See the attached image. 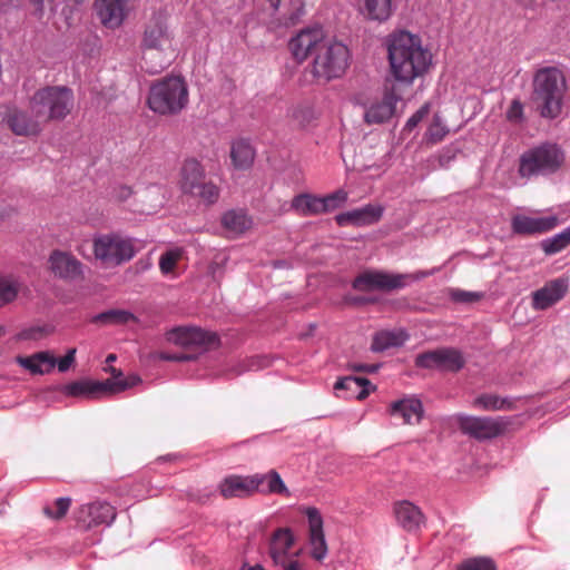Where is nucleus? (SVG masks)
Masks as SVG:
<instances>
[{"mask_svg":"<svg viewBox=\"0 0 570 570\" xmlns=\"http://www.w3.org/2000/svg\"><path fill=\"white\" fill-rule=\"evenodd\" d=\"M350 51L345 45L325 39L316 52L312 73L318 81L327 82L340 78L348 67Z\"/></svg>","mask_w":570,"mask_h":570,"instance_id":"obj_6","label":"nucleus"},{"mask_svg":"<svg viewBox=\"0 0 570 570\" xmlns=\"http://www.w3.org/2000/svg\"><path fill=\"white\" fill-rule=\"evenodd\" d=\"M176 355V362H187L191 360V356L186 353H178Z\"/></svg>","mask_w":570,"mask_h":570,"instance_id":"obj_57","label":"nucleus"},{"mask_svg":"<svg viewBox=\"0 0 570 570\" xmlns=\"http://www.w3.org/2000/svg\"><path fill=\"white\" fill-rule=\"evenodd\" d=\"M70 505V498H59L55 501L56 510H52L50 507L47 505L43 508V513L51 519L60 520L67 514Z\"/></svg>","mask_w":570,"mask_h":570,"instance_id":"obj_46","label":"nucleus"},{"mask_svg":"<svg viewBox=\"0 0 570 570\" xmlns=\"http://www.w3.org/2000/svg\"><path fill=\"white\" fill-rule=\"evenodd\" d=\"M73 91L67 86H45L30 97L29 107L38 111L46 125L63 120L73 109Z\"/></svg>","mask_w":570,"mask_h":570,"instance_id":"obj_5","label":"nucleus"},{"mask_svg":"<svg viewBox=\"0 0 570 570\" xmlns=\"http://www.w3.org/2000/svg\"><path fill=\"white\" fill-rule=\"evenodd\" d=\"M51 272L62 279H75L82 273V264L70 253L53 250L49 257Z\"/></svg>","mask_w":570,"mask_h":570,"instance_id":"obj_24","label":"nucleus"},{"mask_svg":"<svg viewBox=\"0 0 570 570\" xmlns=\"http://www.w3.org/2000/svg\"><path fill=\"white\" fill-rule=\"evenodd\" d=\"M294 546V535L288 528L277 529L269 541L268 553L274 564L284 563Z\"/></svg>","mask_w":570,"mask_h":570,"instance_id":"obj_28","label":"nucleus"},{"mask_svg":"<svg viewBox=\"0 0 570 570\" xmlns=\"http://www.w3.org/2000/svg\"><path fill=\"white\" fill-rule=\"evenodd\" d=\"M563 161L564 154L558 145L542 144L521 156L519 174L524 178L553 174L561 168Z\"/></svg>","mask_w":570,"mask_h":570,"instance_id":"obj_8","label":"nucleus"},{"mask_svg":"<svg viewBox=\"0 0 570 570\" xmlns=\"http://www.w3.org/2000/svg\"><path fill=\"white\" fill-rule=\"evenodd\" d=\"M76 348H70L67 354L61 357L56 364L58 365L59 372H66L69 370L71 364L75 362Z\"/></svg>","mask_w":570,"mask_h":570,"instance_id":"obj_51","label":"nucleus"},{"mask_svg":"<svg viewBox=\"0 0 570 570\" xmlns=\"http://www.w3.org/2000/svg\"><path fill=\"white\" fill-rule=\"evenodd\" d=\"M17 364L31 374L49 373L56 366V358L49 352H38L29 356H17Z\"/></svg>","mask_w":570,"mask_h":570,"instance_id":"obj_30","label":"nucleus"},{"mask_svg":"<svg viewBox=\"0 0 570 570\" xmlns=\"http://www.w3.org/2000/svg\"><path fill=\"white\" fill-rule=\"evenodd\" d=\"M396 90V86H392L381 100L370 105L364 114V121L367 125L383 124L394 115L396 102L401 99Z\"/></svg>","mask_w":570,"mask_h":570,"instance_id":"obj_20","label":"nucleus"},{"mask_svg":"<svg viewBox=\"0 0 570 570\" xmlns=\"http://www.w3.org/2000/svg\"><path fill=\"white\" fill-rule=\"evenodd\" d=\"M431 274L432 272H419L415 275L392 274L383 271L367 269L354 278L352 286L358 292H391L405 287L410 279H420Z\"/></svg>","mask_w":570,"mask_h":570,"instance_id":"obj_9","label":"nucleus"},{"mask_svg":"<svg viewBox=\"0 0 570 570\" xmlns=\"http://www.w3.org/2000/svg\"><path fill=\"white\" fill-rule=\"evenodd\" d=\"M350 368L355 372H366L374 373L379 370V365L376 364H362V363H353L350 365Z\"/></svg>","mask_w":570,"mask_h":570,"instance_id":"obj_54","label":"nucleus"},{"mask_svg":"<svg viewBox=\"0 0 570 570\" xmlns=\"http://www.w3.org/2000/svg\"><path fill=\"white\" fill-rule=\"evenodd\" d=\"M390 415L401 417L403 424H419L423 417L424 410L421 400L416 397H404L391 403Z\"/></svg>","mask_w":570,"mask_h":570,"instance_id":"obj_25","label":"nucleus"},{"mask_svg":"<svg viewBox=\"0 0 570 570\" xmlns=\"http://www.w3.org/2000/svg\"><path fill=\"white\" fill-rule=\"evenodd\" d=\"M299 552L294 554L295 558L285 559L284 563H278L277 566L282 568V570H303L301 562L296 559Z\"/></svg>","mask_w":570,"mask_h":570,"instance_id":"obj_53","label":"nucleus"},{"mask_svg":"<svg viewBox=\"0 0 570 570\" xmlns=\"http://www.w3.org/2000/svg\"><path fill=\"white\" fill-rule=\"evenodd\" d=\"M448 134L449 129L442 122L441 117L435 115L425 132V139L430 144H438L442 141Z\"/></svg>","mask_w":570,"mask_h":570,"instance_id":"obj_43","label":"nucleus"},{"mask_svg":"<svg viewBox=\"0 0 570 570\" xmlns=\"http://www.w3.org/2000/svg\"><path fill=\"white\" fill-rule=\"evenodd\" d=\"M132 195L129 186L120 185L114 189V198L118 202H125Z\"/></svg>","mask_w":570,"mask_h":570,"instance_id":"obj_52","label":"nucleus"},{"mask_svg":"<svg viewBox=\"0 0 570 570\" xmlns=\"http://www.w3.org/2000/svg\"><path fill=\"white\" fill-rule=\"evenodd\" d=\"M455 422L462 433L479 441L500 436L510 424V421L503 416L491 417L465 414L455 415Z\"/></svg>","mask_w":570,"mask_h":570,"instance_id":"obj_11","label":"nucleus"},{"mask_svg":"<svg viewBox=\"0 0 570 570\" xmlns=\"http://www.w3.org/2000/svg\"><path fill=\"white\" fill-rule=\"evenodd\" d=\"M326 38L321 28H307L292 38L288 48L297 62H303L309 55H316Z\"/></svg>","mask_w":570,"mask_h":570,"instance_id":"obj_17","label":"nucleus"},{"mask_svg":"<svg viewBox=\"0 0 570 570\" xmlns=\"http://www.w3.org/2000/svg\"><path fill=\"white\" fill-rule=\"evenodd\" d=\"M306 514L308 518L311 556L316 561H322L327 554V544L323 532V519L316 508H308Z\"/></svg>","mask_w":570,"mask_h":570,"instance_id":"obj_23","label":"nucleus"},{"mask_svg":"<svg viewBox=\"0 0 570 570\" xmlns=\"http://www.w3.org/2000/svg\"><path fill=\"white\" fill-rule=\"evenodd\" d=\"M558 225L559 218L556 215L544 217L515 215L511 219L512 232L523 236L544 234L554 229Z\"/></svg>","mask_w":570,"mask_h":570,"instance_id":"obj_18","label":"nucleus"},{"mask_svg":"<svg viewBox=\"0 0 570 570\" xmlns=\"http://www.w3.org/2000/svg\"><path fill=\"white\" fill-rule=\"evenodd\" d=\"M255 158V151L252 145L245 139H238L230 146V159L236 169H248Z\"/></svg>","mask_w":570,"mask_h":570,"instance_id":"obj_32","label":"nucleus"},{"mask_svg":"<svg viewBox=\"0 0 570 570\" xmlns=\"http://www.w3.org/2000/svg\"><path fill=\"white\" fill-rule=\"evenodd\" d=\"M293 120L301 127L308 125L313 119V112L308 107H296L292 111Z\"/></svg>","mask_w":570,"mask_h":570,"instance_id":"obj_47","label":"nucleus"},{"mask_svg":"<svg viewBox=\"0 0 570 570\" xmlns=\"http://www.w3.org/2000/svg\"><path fill=\"white\" fill-rule=\"evenodd\" d=\"M189 101L188 87L184 78L169 76L150 86L147 105L163 116L179 114Z\"/></svg>","mask_w":570,"mask_h":570,"instance_id":"obj_4","label":"nucleus"},{"mask_svg":"<svg viewBox=\"0 0 570 570\" xmlns=\"http://www.w3.org/2000/svg\"><path fill=\"white\" fill-rule=\"evenodd\" d=\"M354 302L357 303V304H363V303H367L368 299H366V298H355Z\"/></svg>","mask_w":570,"mask_h":570,"instance_id":"obj_60","label":"nucleus"},{"mask_svg":"<svg viewBox=\"0 0 570 570\" xmlns=\"http://www.w3.org/2000/svg\"><path fill=\"white\" fill-rule=\"evenodd\" d=\"M407 340L403 331H382L374 335L371 348L374 352H382L390 347L401 346Z\"/></svg>","mask_w":570,"mask_h":570,"instance_id":"obj_36","label":"nucleus"},{"mask_svg":"<svg viewBox=\"0 0 570 570\" xmlns=\"http://www.w3.org/2000/svg\"><path fill=\"white\" fill-rule=\"evenodd\" d=\"M159 358L163 361H175L176 362V355L166 353V352L159 353Z\"/></svg>","mask_w":570,"mask_h":570,"instance_id":"obj_56","label":"nucleus"},{"mask_svg":"<svg viewBox=\"0 0 570 570\" xmlns=\"http://www.w3.org/2000/svg\"><path fill=\"white\" fill-rule=\"evenodd\" d=\"M261 478L248 475H229L219 484L220 494L225 499L246 498L259 489Z\"/></svg>","mask_w":570,"mask_h":570,"instance_id":"obj_21","label":"nucleus"},{"mask_svg":"<svg viewBox=\"0 0 570 570\" xmlns=\"http://www.w3.org/2000/svg\"><path fill=\"white\" fill-rule=\"evenodd\" d=\"M222 226L229 233L239 235L248 230L252 226V219L243 210L232 209L222 217Z\"/></svg>","mask_w":570,"mask_h":570,"instance_id":"obj_35","label":"nucleus"},{"mask_svg":"<svg viewBox=\"0 0 570 570\" xmlns=\"http://www.w3.org/2000/svg\"><path fill=\"white\" fill-rule=\"evenodd\" d=\"M254 476L261 478L259 489H257L256 492H261L264 494H288V490L284 481L275 470H271L266 474H254Z\"/></svg>","mask_w":570,"mask_h":570,"instance_id":"obj_37","label":"nucleus"},{"mask_svg":"<svg viewBox=\"0 0 570 570\" xmlns=\"http://www.w3.org/2000/svg\"><path fill=\"white\" fill-rule=\"evenodd\" d=\"M6 122L17 136H37L46 122L38 117V111L28 106V110L10 109L6 116Z\"/></svg>","mask_w":570,"mask_h":570,"instance_id":"obj_15","label":"nucleus"},{"mask_svg":"<svg viewBox=\"0 0 570 570\" xmlns=\"http://www.w3.org/2000/svg\"><path fill=\"white\" fill-rule=\"evenodd\" d=\"M242 570H265L261 564L248 566L244 564Z\"/></svg>","mask_w":570,"mask_h":570,"instance_id":"obj_58","label":"nucleus"},{"mask_svg":"<svg viewBox=\"0 0 570 570\" xmlns=\"http://www.w3.org/2000/svg\"><path fill=\"white\" fill-rule=\"evenodd\" d=\"M456 570H497V566L491 558L475 557L463 560Z\"/></svg>","mask_w":570,"mask_h":570,"instance_id":"obj_44","label":"nucleus"},{"mask_svg":"<svg viewBox=\"0 0 570 570\" xmlns=\"http://www.w3.org/2000/svg\"><path fill=\"white\" fill-rule=\"evenodd\" d=\"M430 112V105L424 104L415 114H413L405 124V129L413 130Z\"/></svg>","mask_w":570,"mask_h":570,"instance_id":"obj_49","label":"nucleus"},{"mask_svg":"<svg viewBox=\"0 0 570 570\" xmlns=\"http://www.w3.org/2000/svg\"><path fill=\"white\" fill-rule=\"evenodd\" d=\"M384 207L368 204L362 208L341 213L335 216L338 226H368L377 223L383 215Z\"/></svg>","mask_w":570,"mask_h":570,"instance_id":"obj_22","label":"nucleus"},{"mask_svg":"<svg viewBox=\"0 0 570 570\" xmlns=\"http://www.w3.org/2000/svg\"><path fill=\"white\" fill-rule=\"evenodd\" d=\"M567 292V285L561 279H554L532 295V305L535 309H547L560 301Z\"/></svg>","mask_w":570,"mask_h":570,"instance_id":"obj_29","label":"nucleus"},{"mask_svg":"<svg viewBox=\"0 0 570 570\" xmlns=\"http://www.w3.org/2000/svg\"><path fill=\"white\" fill-rule=\"evenodd\" d=\"M522 115V106L519 101H513L509 111H508V118L509 119H517Z\"/></svg>","mask_w":570,"mask_h":570,"instance_id":"obj_55","label":"nucleus"},{"mask_svg":"<svg viewBox=\"0 0 570 570\" xmlns=\"http://www.w3.org/2000/svg\"><path fill=\"white\" fill-rule=\"evenodd\" d=\"M127 0H96L95 10L100 22L109 29L118 28L125 19Z\"/></svg>","mask_w":570,"mask_h":570,"instance_id":"obj_26","label":"nucleus"},{"mask_svg":"<svg viewBox=\"0 0 570 570\" xmlns=\"http://www.w3.org/2000/svg\"><path fill=\"white\" fill-rule=\"evenodd\" d=\"M169 343L183 347H197L208 350L217 346L219 338L216 333L204 331L194 326H177L166 333Z\"/></svg>","mask_w":570,"mask_h":570,"instance_id":"obj_13","label":"nucleus"},{"mask_svg":"<svg viewBox=\"0 0 570 570\" xmlns=\"http://www.w3.org/2000/svg\"><path fill=\"white\" fill-rule=\"evenodd\" d=\"M450 297L458 303H472L481 298V294L474 292H465L461 289H451Z\"/></svg>","mask_w":570,"mask_h":570,"instance_id":"obj_48","label":"nucleus"},{"mask_svg":"<svg viewBox=\"0 0 570 570\" xmlns=\"http://www.w3.org/2000/svg\"><path fill=\"white\" fill-rule=\"evenodd\" d=\"M566 79L561 70L554 67L542 68L533 79V101L546 118H556L562 109Z\"/></svg>","mask_w":570,"mask_h":570,"instance_id":"obj_3","label":"nucleus"},{"mask_svg":"<svg viewBox=\"0 0 570 570\" xmlns=\"http://www.w3.org/2000/svg\"><path fill=\"white\" fill-rule=\"evenodd\" d=\"M115 507L105 501H96L81 505L77 511V522L85 529H91L101 524L110 525L116 519Z\"/></svg>","mask_w":570,"mask_h":570,"instance_id":"obj_16","label":"nucleus"},{"mask_svg":"<svg viewBox=\"0 0 570 570\" xmlns=\"http://www.w3.org/2000/svg\"><path fill=\"white\" fill-rule=\"evenodd\" d=\"M47 334H48V332L45 327L37 326V327H30V328L22 331L19 334V337L21 340L37 341V340L45 337Z\"/></svg>","mask_w":570,"mask_h":570,"instance_id":"obj_50","label":"nucleus"},{"mask_svg":"<svg viewBox=\"0 0 570 570\" xmlns=\"http://www.w3.org/2000/svg\"><path fill=\"white\" fill-rule=\"evenodd\" d=\"M95 259L106 268L129 262L136 254L132 239L120 234H101L92 239Z\"/></svg>","mask_w":570,"mask_h":570,"instance_id":"obj_7","label":"nucleus"},{"mask_svg":"<svg viewBox=\"0 0 570 570\" xmlns=\"http://www.w3.org/2000/svg\"><path fill=\"white\" fill-rule=\"evenodd\" d=\"M415 364L423 368L458 372L464 366V358L458 350L444 347L419 354Z\"/></svg>","mask_w":570,"mask_h":570,"instance_id":"obj_14","label":"nucleus"},{"mask_svg":"<svg viewBox=\"0 0 570 570\" xmlns=\"http://www.w3.org/2000/svg\"><path fill=\"white\" fill-rule=\"evenodd\" d=\"M396 522L407 532H414L424 523V514L421 509L410 501H399L393 508Z\"/></svg>","mask_w":570,"mask_h":570,"instance_id":"obj_27","label":"nucleus"},{"mask_svg":"<svg viewBox=\"0 0 570 570\" xmlns=\"http://www.w3.org/2000/svg\"><path fill=\"white\" fill-rule=\"evenodd\" d=\"M347 199V193L337 190L325 197L299 194L292 200V208L301 216H314L336 209Z\"/></svg>","mask_w":570,"mask_h":570,"instance_id":"obj_12","label":"nucleus"},{"mask_svg":"<svg viewBox=\"0 0 570 570\" xmlns=\"http://www.w3.org/2000/svg\"><path fill=\"white\" fill-rule=\"evenodd\" d=\"M181 258L180 249H170L165 252L159 258V269L163 274H169L174 272L177 263Z\"/></svg>","mask_w":570,"mask_h":570,"instance_id":"obj_45","label":"nucleus"},{"mask_svg":"<svg viewBox=\"0 0 570 570\" xmlns=\"http://www.w3.org/2000/svg\"><path fill=\"white\" fill-rule=\"evenodd\" d=\"M258 4L273 13L284 26L296 24L305 13L303 0H256Z\"/></svg>","mask_w":570,"mask_h":570,"instance_id":"obj_19","label":"nucleus"},{"mask_svg":"<svg viewBox=\"0 0 570 570\" xmlns=\"http://www.w3.org/2000/svg\"><path fill=\"white\" fill-rule=\"evenodd\" d=\"M174 37L163 12L155 13L147 22L140 48L148 72L158 73L170 65L175 56Z\"/></svg>","mask_w":570,"mask_h":570,"instance_id":"obj_2","label":"nucleus"},{"mask_svg":"<svg viewBox=\"0 0 570 570\" xmlns=\"http://www.w3.org/2000/svg\"><path fill=\"white\" fill-rule=\"evenodd\" d=\"M106 381L94 382V381H76L67 384L63 387V392L73 397L80 396H92L101 392H107Z\"/></svg>","mask_w":570,"mask_h":570,"instance_id":"obj_34","label":"nucleus"},{"mask_svg":"<svg viewBox=\"0 0 570 570\" xmlns=\"http://www.w3.org/2000/svg\"><path fill=\"white\" fill-rule=\"evenodd\" d=\"M570 245V226L551 238L541 242V248L546 255L560 253Z\"/></svg>","mask_w":570,"mask_h":570,"instance_id":"obj_40","label":"nucleus"},{"mask_svg":"<svg viewBox=\"0 0 570 570\" xmlns=\"http://www.w3.org/2000/svg\"><path fill=\"white\" fill-rule=\"evenodd\" d=\"M92 322L99 324H127L129 322H137V317L125 309H109L96 315Z\"/></svg>","mask_w":570,"mask_h":570,"instance_id":"obj_39","label":"nucleus"},{"mask_svg":"<svg viewBox=\"0 0 570 570\" xmlns=\"http://www.w3.org/2000/svg\"><path fill=\"white\" fill-rule=\"evenodd\" d=\"M114 361H116V355H115V354H109V355L107 356V358H106V362H107V363H111V362H114Z\"/></svg>","mask_w":570,"mask_h":570,"instance_id":"obj_59","label":"nucleus"},{"mask_svg":"<svg viewBox=\"0 0 570 570\" xmlns=\"http://www.w3.org/2000/svg\"><path fill=\"white\" fill-rule=\"evenodd\" d=\"M111 375H112V379L106 380V383H108L107 392H109V393H117V392L125 391L129 387L135 386L136 384H138L140 382V377H138L136 375H130L126 379H122L121 377L122 373L114 367L111 368Z\"/></svg>","mask_w":570,"mask_h":570,"instance_id":"obj_41","label":"nucleus"},{"mask_svg":"<svg viewBox=\"0 0 570 570\" xmlns=\"http://www.w3.org/2000/svg\"><path fill=\"white\" fill-rule=\"evenodd\" d=\"M179 186L183 193L198 197L208 204L215 203L219 196L218 187L214 183L205 180L204 167L194 158L184 161Z\"/></svg>","mask_w":570,"mask_h":570,"instance_id":"obj_10","label":"nucleus"},{"mask_svg":"<svg viewBox=\"0 0 570 570\" xmlns=\"http://www.w3.org/2000/svg\"><path fill=\"white\" fill-rule=\"evenodd\" d=\"M335 390H345L348 392L347 397H355L360 401L365 400L371 391L374 390L372 383L365 377L346 376L340 379L335 385Z\"/></svg>","mask_w":570,"mask_h":570,"instance_id":"obj_31","label":"nucleus"},{"mask_svg":"<svg viewBox=\"0 0 570 570\" xmlns=\"http://www.w3.org/2000/svg\"><path fill=\"white\" fill-rule=\"evenodd\" d=\"M387 50L392 75L400 83L410 86L431 65L432 56L422 47L421 39L407 31L391 36Z\"/></svg>","mask_w":570,"mask_h":570,"instance_id":"obj_1","label":"nucleus"},{"mask_svg":"<svg viewBox=\"0 0 570 570\" xmlns=\"http://www.w3.org/2000/svg\"><path fill=\"white\" fill-rule=\"evenodd\" d=\"M20 287V283L14 277L0 276V307L13 302Z\"/></svg>","mask_w":570,"mask_h":570,"instance_id":"obj_42","label":"nucleus"},{"mask_svg":"<svg viewBox=\"0 0 570 570\" xmlns=\"http://www.w3.org/2000/svg\"><path fill=\"white\" fill-rule=\"evenodd\" d=\"M368 19L385 21L392 14V0H363Z\"/></svg>","mask_w":570,"mask_h":570,"instance_id":"obj_38","label":"nucleus"},{"mask_svg":"<svg viewBox=\"0 0 570 570\" xmlns=\"http://www.w3.org/2000/svg\"><path fill=\"white\" fill-rule=\"evenodd\" d=\"M4 334V327L0 326V337Z\"/></svg>","mask_w":570,"mask_h":570,"instance_id":"obj_61","label":"nucleus"},{"mask_svg":"<svg viewBox=\"0 0 570 570\" xmlns=\"http://www.w3.org/2000/svg\"><path fill=\"white\" fill-rule=\"evenodd\" d=\"M472 406L483 411H510L514 409V402L498 394L482 393L473 400Z\"/></svg>","mask_w":570,"mask_h":570,"instance_id":"obj_33","label":"nucleus"}]
</instances>
